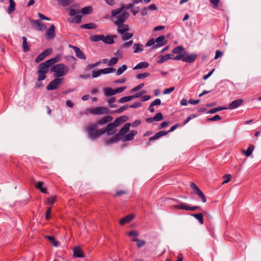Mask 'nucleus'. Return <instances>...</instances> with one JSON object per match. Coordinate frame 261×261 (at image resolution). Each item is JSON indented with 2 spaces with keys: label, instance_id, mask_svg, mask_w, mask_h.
<instances>
[{
  "label": "nucleus",
  "instance_id": "603ef678",
  "mask_svg": "<svg viewBox=\"0 0 261 261\" xmlns=\"http://www.w3.org/2000/svg\"><path fill=\"white\" fill-rule=\"evenodd\" d=\"M150 74L148 72H144L143 73L139 74L137 75L138 79H144L149 76Z\"/></svg>",
  "mask_w": 261,
  "mask_h": 261
},
{
  "label": "nucleus",
  "instance_id": "49530a36",
  "mask_svg": "<svg viewBox=\"0 0 261 261\" xmlns=\"http://www.w3.org/2000/svg\"><path fill=\"white\" fill-rule=\"evenodd\" d=\"M132 96H124V97H121L119 100V102L120 103H124V102H127V101H130L131 100H132Z\"/></svg>",
  "mask_w": 261,
  "mask_h": 261
},
{
  "label": "nucleus",
  "instance_id": "20e7f679",
  "mask_svg": "<svg viewBox=\"0 0 261 261\" xmlns=\"http://www.w3.org/2000/svg\"><path fill=\"white\" fill-rule=\"evenodd\" d=\"M110 109L105 107H98L96 108H89L85 113H80L81 115L87 114V113H90L94 115H100L107 114L110 113Z\"/></svg>",
  "mask_w": 261,
  "mask_h": 261
},
{
  "label": "nucleus",
  "instance_id": "ea45409f",
  "mask_svg": "<svg viewBox=\"0 0 261 261\" xmlns=\"http://www.w3.org/2000/svg\"><path fill=\"white\" fill-rule=\"evenodd\" d=\"M96 25L93 23H89L83 24L81 26L82 28L86 29H94L96 28Z\"/></svg>",
  "mask_w": 261,
  "mask_h": 261
},
{
  "label": "nucleus",
  "instance_id": "2eb2a0df",
  "mask_svg": "<svg viewBox=\"0 0 261 261\" xmlns=\"http://www.w3.org/2000/svg\"><path fill=\"white\" fill-rule=\"evenodd\" d=\"M113 119V118L111 116H106L99 119L95 124H97V126L98 125H102L107 123L108 122H111Z\"/></svg>",
  "mask_w": 261,
  "mask_h": 261
},
{
  "label": "nucleus",
  "instance_id": "e2e57ef3",
  "mask_svg": "<svg viewBox=\"0 0 261 261\" xmlns=\"http://www.w3.org/2000/svg\"><path fill=\"white\" fill-rule=\"evenodd\" d=\"M174 90V87H171L170 88H167L164 91L163 94H169L170 93H171L172 91H173Z\"/></svg>",
  "mask_w": 261,
  "mask_h": 261
},
{
  "label": "nucleus",
  "instance_id": "473e14b6",
  "mask_svg": "<svg viewBox=\"0 0 261 261\" xmlns=\"http://www.w3.org/2000/svg\"><path fill=\"white\" fill-rule=\"evenodd\" d=\"M254 149V146L253 145H250L249 147V148L246 150H243V152L247 156H250L253 150Z\"/></svg>",
  "mask_w": 261,
  "mask_h": 261
},
{
  "label": "nucleus",
  "instance_id": "a211bd4d",
  "mask_svg": "<svg viewBox=\"0 0 261 261\" xmlns=\"http://www.w3.org/2000/svg\"><path fill=\"white\" fill-rule=\"evenodd\" d=\"M32 22L34 27L36 28L38 30L43 31L46 28L45 25L41 22L39 20H33Z\"/></svg>",
  "mask_w": 261,
  "mask_h": 261
},
{
  "label": "nucleus",
  "instance_id": "cd10ccee",
  "mask_svg": "<svg viewBox=\"0 0 261 261\" xmlns=\"http://www.w3.org/2000/svg\"><path fill=\"white\" fill-rule=\"evenodd\" d=\"M103 92L105 95L107 96H110L115 94L114 90L110 87L105 88Z\"/></svg>",
  "mask_w": 261,
  "mask_h": 261
},
{
  "label": "nucleus",
  "instance_id": "6ab92c4d",
  "mask_svg": "<svg viewBox=\"0 0 261 261\" xmlns=\"http://www.w3.org/2000/svg\"><path fill=\"white\" fill-rule=\"evenodd\" d=\"M117 32L121 34H123L129 30V27L127 24L121 23V24L117 25Z\"/></svg>",
  "mask_w": 261,
  "mask_h": 261
},
{
  "label": "nucleus",
  "instance_id": "0eeeda50",
  "mask_svg": "<svg viewBox=\"0 0 261 261\" xmlns=\"http://www.w3.org/2000/svg\"><path fill=\"white\" fill-rule=\"evenodd\" d=\"M134 4L133 3L132 4H127L125 6L122 5L121 7H120L118 9L112 10L111 11L112 16H115L117 15H118L124 10L131 9V11H132V9L134 8Z\"/></svg>",
  "mask_w": 261,
  "mask_h": 261
},
{
  "label": "nucleus",
  "instance_id": "4be33fe9",
  "mask_svg": "<svg viewBox=\"0 0 261 261\" xmlns=\"http://www.w3.org/2000/svg\"><path fill=\"white\" fill-rule=\"evenodd\" d=\"M120 141V138H118L115 134L113 137L107 139L105 140V144L106 145H109L111 144L115 143Z\"/></svg>",
  "mask_w": 261,
  "mask_h": 261
},
{
  "label": "nucleus",
  "instance_id": "6e6d98bb",
  "mask_svg": "<svg viewBox=\"0 0 261 261\" xmlns=\"http://www.w3.org/2000/svg\"><path fill=\"white\" fill-rule=\"evenodd\" d=\"M221 119V117L218 115H216L212 118H208L207 121H217V120H219Z\"/></svg>",
  "mask_w": 261,
  "mask_h": 261
},
{
  "label": "nucleus",
  "instance_id": "9b49d317",
  "mask_svg": "<svg viewBox=\"0 0 261 261\" xmlns=\"http://www.w3.org/2000/svg\"><path fill=\"white\" fill-rule=\"evenodd\" d=\"M155 41L156 43V44L153 45L152 48L153 49H156L157 48L162 46L167 43V41L165 39V37L164 36H160L155 39Z\"/></svg>",
  "mask_w": 261,
  "mask_h": 261
},
{
  "label": "nucleus",
  "instance_id": "aec40b11",
  "mask_svg": "<svg viewBox=\"0 0 261 261\" xmlns=\"http://www.w3.org/2000/svg\"><path fill=\"white\" fill-rule=\"evenodd\" d=\"M243 102V99H238L236 100L232 101L230 105H229L228 108L230 110L231 109H234L240 106H241Z\"/></svg>",
  "mask_w": 261,
  "mask_h": 261
},
{
  "label": "nucleus",
  "instance_id": "9d476101",
  "mask_svg": "<svg viewBox=\"0 0 261 261\" xmlns=\"http://www.w3.org/2000/svg\"><path fill=\"white\" fill-rule=\"evenodd\" d=\"M116 126L112 122L109 123L107 127L104 129V134L106 133L108 136H111L115 134L117 131Z\"/></svg>",
  "mask_w": 261,
  "mask_h": 261
},
{
  "label": "nucleus",
  "instance_id": "5fc2aeb1",
  "mask_svg": "<svg viewBox=\"0 0 261 261\" xmlns=\"http://www.w3.org/2000/svg\"><path fill=\"white\" fill-rule=\"evenodd\" d=\"M128 108V105L123 106L122 107H121L120 108H119L117 110H116L115 111V113H121L123 111H124L125 110H126Z\"/></svg>",
  "mask_w": 261,
  "mask_h": 261
},
{
  "label": "nucleus",
  "instance_id": "a18cd8bd",
  "mask_svg": "<svg viewBox=\"0 0 261 261\" xmlns=\"http://www.w3.org/2000/svg\"><path fill=\"white\" fill-rule=\"evenodd\" d=\"M127 69V66L125 65H123L121 67H120L118 69L116 74L117 75H121L124 71H125Z\"/></svg>",
  "mask_w": 261,
  "mask_h": 261
},
{
  "label": "nucleus",
  "instance_id": "ddd939ff",
  "mask_svg": "<svg viewBox=\"0 0 261 261\" xmlns=\"http://www.w3.org/2000/svg\"><path fill=\"white\" fill-rule=\"evenodd\" d=\"M51 49L48 48L44 50L41 54H40L35 59L36 63H39L44 59V58L49 55L51 53Z\"/></svg>",
  "mask_w": 261,
  "mask_h": 261
},
{
  "label": "nucleus",
  "instance_id": "f03ea898",
  "mask_svg": "<svg viewBox=\"0 0 261 261\" xmlns=\"http://www.w3.org/2000/svg\"><path fill=\"white\" fill-rule=\"evenodd\" d=\"M97 124L91 123L85 128L88 137L91 140H97L104 134L103 128L97 129Z\"/></svg>",
  "mask_w": 261,
  "mask_h": 261
},
{
  "label": "nucleus",
  "instance_id": "bf43d9fd",
  "mask_svg": "<svg viewBox=\"0 0 261 261\" xmlns=\"http://www.w3.org/2000/svg\"><path fill=\"white\" fill-rule=\"evenodd\" d=\"M196 117V115L195 114H192V115H191L190 116H189V117H188L187 118V119H186V120L184 121V122L183 123V125H185L186 124H187L189 121H190L191 119L195 118Z\"/></svg>",
  "mask_w": 261,
  "mask_h": 261
},
{
  "label": "nucleus",
  "instance_id": "58836bf2",
  "mask_svg": "<svg viewBox=\"0 0 261 261\" xmlns=\"http://www.w3.org/2000/svg\"><path fill=\"white\" fill-rule=\"evenodd\" d=\"M103 38V35H94V36H92V37H91V40L92 41H94V42H97L98 41H102Z\"/></svg>",
  "mask_w": 261,
  "mask_h": 261
},
{
  "label": "nucleus",
  "instance_id": "1a4fd4ad",
  "mask_svg": "<svg viewBox=\"0 0 261 261\" xmlns=\"http://www.w3.org/2000/svg\"><path fill=\"white\" fill-rule=\"evenodd\" d=\"M131 124L129 123H125L124 126L119 130V132L116 134L117 137L120 138V140H122L126 134L129 131Z\"/></svg>",
  "mask_w": 261,
  "mask_h": 261
},
{
  "label": "nucleus",
  "instance_id": "13d9d810",
  "mask_svg": "<svg viewBox=\"0 0 261 261\" xmlns=\"http://www.w3.org/2000/svg\"><path fill=\"white\" fill-rule=\"evenodd\" d=\"M160 59L157 61V63L158 64H161V63H164V62H165L167 60V58L166 57V56L165 55V56H161L160 57Z\"/></svg>",
  "mask_w": 261,
  "mask_h": 261
},
{
  "label": "nucleus",
  "instance_id": "6e6552de",
  "mask_svg": "<svg viewBox=\"0 0 261 261\" xmlns=\"http://www.w3.org/2000/svg\"><path fill=\"white\" fill-rule=\"evenodd\" d=\"M190 188L193 190V192L198 195L199 198L201 199V201L205 203L206 201V199L202 193V192L200 190V189L194 183L191 182L190 185Z\"/></svg>",
  "mask_w": 261,
  "mask_h": 261
},
{
  "label": "nucleus",
  "instance_id": "3c124183",
  "mask_svg": "<svg viewBox=\"0 0 261 261\" xmlns=\"http://www.w3.org/2000/svg\"><path fill=\"white\" fill-rule=\"evenodd\" d=\"M133 43V40H130V41H129L128 42H125L124 44L121 45L120 47L121 48H128V47H130V46H132Z\"/></svg>",
  "mask_w": 261,
  "mask_h": 261
},
{
  "label": "nucleus",
  "instance_id": "a878e982",
  "mask_svg": "<svg viewBox=\"0 0 261 261\" xmlns=\"http://www.w3.org/2000/svg\"><path fill=\"white\" fill-rule=\"evenodd\" d=\"M134 53H139L143 51V45L140 43H135L133 45Z\"/></svg>",
  "mask_w": 261,
  "mask_h": 261
},
{
  "label": "nucleus",
  "instance_id": "7c9ffc66",
  "mask_svg": "<svg viewBox=\"0 0 261 261\" xmlns=\"http://www.w3.org/2000/svg\"><path fill=\"white\" fill-rule=\"evenodd\" d=\"M93 8L91 6H87L83 8L81 11L83 14H91L92 12Z\"/></svg>",
  "mask_w": 261,
  "mask_h": 261
},
{
  "label": "nucleus",
  "instance_id": "2f4dec72",
  "mask_svg": "<svg viewBox=\"0 0 261 261\" xmlns=\"http://www.w3.org/2000/svg\"><path fill=\"white\" fill-rule=\"evenodd\" d=\"M102 42L106 44H111L114 42V41L112 37L109 36H105V35H103Z\"/></svg>",
  "mask_w": 261,
  "mask_h": 261
},
{
  "label": "nucleus",
  "instance_id": "e433bc0d",
  "mask_svg": "<svg viewBox=\"0 0 261 261\" xmlns=\"http://www.w3.org/2000/svg\"><path fill=\"white\" fill-rule=\"evenodd\" d=\"M10 6L8 9V13L10 14L15 10V3L14 0H9Z\"/></svg>",
  "mask_w": 261,
  "mask_h": 261
},
{
  "label": "nucleus",
  "instance_id": "b1692460",
  "mask_svg": "<svg viewBox=\"0 0 261 261\" xmlns=\"http://www.w3.org/2000/svg\"><path fill=\"white\" fill-rule=\"evenodd\" d=\"M134 218V216L133 215L126 216V217L120 220L119 223L120 225H124L126 223L129 222Z\"/></svg>",
  "mask_w": 261,
  "mask_h": 261
},
{
  "label": "nucleus",
  "instance_id": "393cba45",
  "mask_svg": "<svg viewBox=\"0 0 261 261\" xmlns=\"http://www.w3.org/2000/svg\"><path fill=\"white\" fill-rule=\"evenodd\" d=\"M22 39V50L24 52H28L30 50V46L27 42V38L25 36H23Z\"/></svg>",
  "mask_w": 261,
  "mask_h": 261
},
{
  "label": "nucleus",
  "instance_id": "f704fd0d",
  "mask_svg": "<svg viewBox=\"0 0 261 261\" xmlns=\"http://www.w3.org/2000/svg\"><path fill=\"white\" fill-rule=\"evenodd\" d=\"M72 2L73 0H58V4L64 7L68 6Z\"/></svg>",
  "mask_w": 261,
  "mask_h": 261
},
{
  "label": "nucleus",
  "instance_id": "4468645a",
  "mask_svg": "<svg viewBox=\"0 0 261 261\" xmlns=\"http://www.w3.org/2000/svg\"><path fill=\"white\" fill-rule=\"evenodd\" d=\"M69 47L70 48H72L74 50L76 57L81 59L86 60V56H85L83 52L81 50L80 48L70 44L69 45Z\"/></svg>",
  "mask_w": 261,
  "mask_h": 261
},
{
  "label": "nucleus",
  "instance_id": "69168bd1",
  "mask_svg": "<svg viewBox=\"0 0 261 261\" xmlns=\"http://www.w3.org/2000/svg\"><path fill=\"white\" fill-rule=\"evenodd\" d=\"M56 197L55 196H53L51 197H49L47 199V203L50 204H53L54 203Z\"/></svg>",
  "mask_w": 261,
  "mask_h": 261
},
{
  "label": "nucleus",
  "instance_id": "f257e3e1",
  "mask_svg": "<svg viewBox=\"0 0 261 261\" xmlns=\"http://www.w3.org/2000/svg\"><path fill=\"white\" fill-rule=\"evenodd\" d=\"M61 56L60 55H58L56 56V57L51 58L46 61L44 63L40 64L38 67V81H41L45 80L46 77V74L49 71V67L56 62H59Z\"/></svg>",
  "mask_w": 261,
  "mask_h": 261
},
{
  "label": "nucleus",
  "instance_id": "7ed1b4c3",
  "mask_svg": "<svg viewBox=\"0 0 261 261\" xmlns=\"http://www.w3.org/2000/svg\"><path fill=\"white\" fill-rule=\"evenodd\" d=\"M51 71L55 73V77L59 78L66 75L68 73L69 68L64 64H58L53 66L51 68Z\"/></svg>",
  "mask_w": 261,
  "mask_h": 261
},
{
  "label": "nucleus",
  "instance_id": "37998d69",
  "mask_svg": "<svg viewBox=\"0 0 261 261\" xmlns=\"http://www.w3.org/2000/svg\"><path fill=\"white\" fill-rule=\"evenodd\" d=\"M46 238L49 240L53 244V245L55 247H58L59 245V242L55 240V238L53 236H46Z\"/></svg>",
  "mask_w": 261,
  "mask_h": 261
},
{
  "label": "nucleus",
  "instance_id": "c85d7f7f",
  "mask_svg": "<svg viewBox=\"0 0 261 261\" xmlns=\"http://www.w3.org/2000/svg\"><path fill=\"white\" fill-rule=\"evenodd\" d=\"M191 216L198 220L201 224H203V216L202 213L193 214L191 215Z\"/></svg>",
  "mask_w": 261,
  "mask_h": 261
},
{
  "label": "nucleus",
  "instance_id": "c9c22d12",
  "mask_svg": "<svg viewBox=\"0 0 261 261\" xmlns=\"http://www.w3.org/2000/svg\"><path fill=\"white\" fill-rule=\"evenodd\" d=\"M227 109V108L225 107H219L214 108V109H212L209 110L208 111L207 113L214 114V113H215L220 111H222L223 110H226Z\"/></svg>",
  "mask_w": 261,
  "mask_h": 261
},
{
  "label": "nucleus",
  "instance_id": "72a5a7b5",
  "mask_svg": "<svg viewBox=\"0 0 261 261\" xmlns=\"http://www.w3.org/2000/svg\"><path fill=\"white\" fill-rule=\"evenodd\" d=\"M67 10L69 11V15L70 16H74L79 14L81 12L80 10L74 9L72 8V7L68 8Z\"/></svg>",
  "mask_w": 261,
  "mask_h": 261
},
{
  "label": "nucleus",
  "instance_id": "864d4df0",
  "mask_svg": "<svg viewBox=\"0 0 261 261\" xmlns=\"http://www.w3.org/2000/svg\"><path fill=\"white\" fill-rule=\"evenodd\" d=\"M224 180L223 181L222 184H225L228 182L231 178V175L229 174H226L223 176Z\"/></svg>",
  "mask_w": 261,
  "mask_h": 261
},
{
  "label": "nucleus",
  "instance_id": "680f3d73",
  "mask_svg": "<svg viewBox=\"0 0 261 261\" xmlns=\"http://www.w3.org/2000/svg\"><path fill=\"white\" fill-rule=\"evenodd\" d=\"M144 83L140 84L139 85H138L137 86H136V87H135L134 88H133L132 90V92L137 91L139 90L140 89H141V88H142L144 87Z\"/></svg>",
  "mask_w": 261,
  "mask_h": 261
},
{
  "label": "nucleus",
  "instance_id": "de8ad7c7",
  "mask_svg": "<svg viewBox=\"0 0 261 261\" xmlns=\"http://www.w3.org/2000/svg\"><path fill=\"white\" fill-rule=\"evenodd\" d=\"M163 116L161 113H158L153 117V119L155 121H159L163 119Z\"/></svg>",
  "mask_w": 261,
  "mask_h": 261
},
{
  "label": "nucleus",
  "instance_id": "f3484780",
  "mask_svg": "<svg viewBox=\"0 0 261 261\" xmlns=\"http://www.w3.org/2000/svg\"><path fill=\"white\" fill-rule=\"evenodd\" d=\"M137 134L136 130H131L128 134H126L122 139V142L131 141L134 139V137Z\"/></svg>",
  "mask_w": 261,
  "mask_h": 261
},
{
  "label": "nucleus",
  "instance_id": "8fccbe9b",
  "mask_svg": "<svg viewBox=\"0 0 261 261\" xmlns=\"http://www.w3.org/2000/svg\"><path fill=\"white\" fill-rule=\"evenodd\" d=\"M118 59L116 57H113L109 61L108 65L110 66L116 64L118 62Z\"/></svg>",
  "mask_w": 261,
  "mask_h": 261
},
{
  "label": "nucleus",
  "instance_id": "39448f33",
  "mask_svg": "<svg viewBox=\"0 0 261 261\" xmlns=\"http://www.w3.org/2000/svg\"><path fill=\"white\" fill-rule=\"evenodd\" d=\"M129 13L127 12H123L120 15L114 16V23L117 25L123 23L128 18Z\"/></svg>",
  "mask_w": 261,
  "mask_h": 261
},
{
  "label": "nucleus",
  "instance_id": "09e8293b",
  "mask_svg": "<svg viewBox=\"0 0 261 261\" xmlns=\"http://www.w3.org/2000/svg\"><path fill=\"white\" fill-rule=\"evenodd\" d=\"M101 71H100V69H98L97 70H93L92 71V78H96L101 75Z\"/></svg>",
  "mask_w": 261,
  "mask_h": 261
},
{
  "label": "nucleus",
  "instance_id": "dca6fc26",
  "mask_svg": "<svg viewBox=\"0 0 261 261\" xmlns=\"http://www.w3.org/2000/svg\"><path fill=\"white\" fill-rule=\"evenodd\" d=\"M73 256L75 257H85L83 251L79 246L74 247L73 249Z\"/></svg>",
  "mask_w": 261,
  "mask_h": 261
},
{
  "label": "nucleus",
  "instance_id": "c03bdc74",
  "mask_svg": "<svg viewBox=\"0 0 261 261\" xmlns=\"http://www.w3.org/2000/svg\"><path fill=\"white\" fill-rule=\"evenodd\" d=\"M133 37V33L125 32L124 34H123V35L122 36V39L123 40H128V39L132 38Z\"/></svg>",
  "mask_w": 261,
  "mask_h": 261
},
{
  "label": "nucleus",
  "instance_id": "338daca9",
  "mask_svg": "<svg viewBox=\"0 0 261 261\" xmlns=\"http://www.w3.org/2000/svg\"><path fill=\"white\" fill-rule=\"evenodd\" d=\"M210 2L213 5V7L214 8L218 7V4L219 3V0H210Z\"/></svg>",
  "mask_w": 261,
  "mask_h": 261
},
{
  "label": "nucleus",
  "instance_id": "0e129e2a",
  "mask_svg": "<svg viewBox=\"0 0 261 261\" xmlns=\"http://www.w3.org/2000/svg\"><path fill=\"white\" fill-rule=\"evenodd\" d=\"M185 56L184 53L181 54H178V55L176 56L175 57H174L173 60H182L183 61V58Z\"/></svg>",
  "mask_w": 261,
  "mask_h": 261
},
{
  "label": "nucleus",
  "instance_id": "5701e85b",
  "mask_svg": "<svg viewBox=\"0 0 261 261\" xmlns=\"http://www.w3.org/2000/svg\"><path fill=\"white\" fill-rule=\"evenodd\" d=\"M127 117L125 116H121L117 118L113 122H112L116 127L119 126L123 122L126 121Z\"/></svg>",
  "mask_w": 261,
  "mask_h": 261
},
{
  "label": "nucleus",
  "instance_id": "412c9836",
  "mask_svg": "<svg viewBox=\"0 0 261 261\" xmlns=\"http://www.w3.org/2000/svg\"><path fill=\"white\" fill-rule=\"evenodd\" d=\"M55 27L51 24L49 29L46 31V34L49 39H52L55 37Z\"/></svg>",
  "mask_w": 261,
  "mask_h": 261
},
{
  "label": "nucleus",
  "instance_id": "f8f14e48",
  "mask_svg": "<svg viewBox=\"0 0 261 261\" xmlns=\"http://www.w3.org/2000/svg\"><path fill=\"white\" fill-rule=\"evenodd\" d=\"M184 55L185 56L183 58V62L189 63L194 62L197 57V54L194 53L188 54L187 53H184Z\"/></svg>",
  "mask_w": 261,
  "mask_h": 261
},
{
  "label": "nucleus",
  "instance_id": "a19ab883",
  "mask_svg": "<svg viewBox=\"0 0 261 261\" xmlns=\"http://www.w3.org/2000/svg\"><path fill=\"white\" fill-rule=\"evenodd\" d=\"M101 74H108L110 73H113L116 71V69L112 68H106L102 69H100Z\"/></svg>",
  "mask_w": 261,
  "mask_h": 261
},
{
  "label": "nucleus",
  "instance_id": "4d7b16f0",
  "mask_svg": "<svg viewBox=\"0 0 261 261\" xmlns=\"http://www.w3.org/2000/svg\"><path fill=\"white\" fill-rule=\"evenodd\" d=\"M126 89V86L118 88L114 90V93L115 94L117 93H120L123 92L124 90H125Z\"/></svg>",
  "mask_w": 261,
  "mask_h": 261
},
{
  "label": "nucleus",
  "instance_id": "423d86ee",
  "mask_svg": "<svg viewBox=\"0 0 261 261\" xmlns=\"http://www.w3.org/2000/svg\"><path fill=\"white\" fill-rule=\"evenodd\" d=\"M63 81V79L56 77L46 87L47 90H53L58 89L59 88Z\"/></svg>",
  "mask_w": 261,
  "mask_h": 261
},
{
  "label": "nucleus",
  "instance_id": "4c0bfd02",
  "mask_svg": "<svg viewBox=\"0 0 261 261\" xmlns=\"http://www.w3.org/2000/svg\"><path fill=\"white\" fill-rule=\"evenodd\" d=\"M185 50V48L181 46H178L172 50V53L175 54H181V53Z\"/></svg>",
  "mask_w": 261,
  "mask_h": 261
},
{
  "label": "nucleus",
  "instance_id": "79ce46f5",
  "mask_svg": "<svg viewBox=\"0 0 261 261\" xmlns=\"http://www.w3.org/2000/svg\"><path fill=\"white\" fill-rule=\"evenodd\" d=\"M175 208L177 209L184 210L186 211H189V206L185 204V203H179L178 205H176L174 206Z\"/></svg>",
  "mask_w": 261,
  "mask_h": 261
},
{
  "label": "nucleus",
  "instance_id": "052dcab7",
  "mask_svg": "<svg viewBox=\"0 0 261 261\" xmlns=\"http://www.w3.org/2000/svg\"><path fill=\"white\" fill-rule=\"evenodd\" d=\"M151 104L153 106H160L161 104V100L159 98H156L154 101H153Z\"/></svg>",
  "mask_w": 261,
  "mask_h": 261
},
{
  "label": "nucleus",
  "instance_id": "774afa93",
  "mask_svg": "<svg viewBox=\"0 0 261 261\" xmlns=\"http://www.w3.org/2000/svg\"><path fill=\"white\" fill-rule=\"evenodd\" d=\"M137 242V246L138 247L140 248L143 246L145 244V241L144 240H138Z\"/></svg>",
  "mask_w": 261,
  "mask_h": 261
},
{
  "label": "nucleus",
  "instance_id": "c756f323",
  "mask_svg": "<svg viewBox=\"0 0 261 261\" xmlns=\"http://www.w3.org/2000/svg\"><path fill=\"white\" fill-rule=\"evenodd\" d=\"M82 19V16L79 15H76L74 18L72 19L69 18L68 19V21L70 23H79L81 22Z\"/></svg>",
  "mask_w": 261,
  "mask_h": 261
},
{
  "label": "nucleus",
  "instance_id": "bb28decb",
  "mask_svg": "<svg viewBox=\"0 0 261 261\" xmlns=\"http://www.w3.org/2000/svg\"><path fill=\"white\" fill-rule=\"evenodd\" d=\"M149 66V64L146 62H142L137 64L134 68L133 69L136 70L142 68H146Z\"/></svg>",
  "mask_w": 261,
  "mask_h": 261
}]
</instances>
